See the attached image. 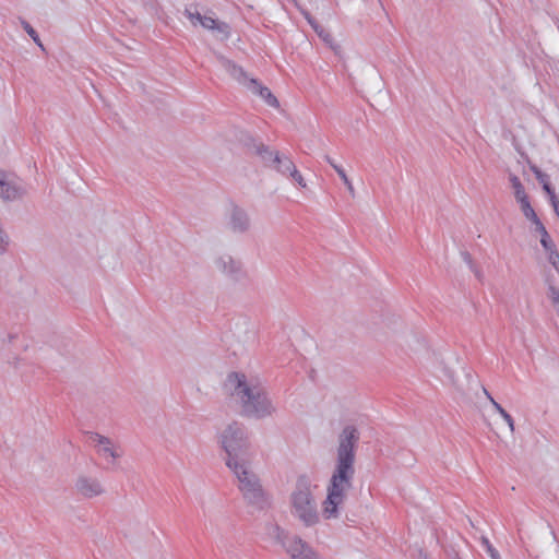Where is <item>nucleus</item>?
I'll list each match as a JSON object with an SVG mask.
<instances>
[{
    "label": "nucleus",
    "mask_w": 559,
    "mask_h": 559,
    "mask_svg": "<svg viewBox=\"0 0 559 559\" xmlns=\"http://www.w3.org/2000/svg\"><path fill=\"white\" fill-rule=\"evenodd\" d=\"M225 227L231 234L243 235L251 229V218L243 207L233 203L226 213Z\"/></svg>",
    "instance_id": "1a4fd4ad"
},
{
    "label": "nucleus",
    "mask_w": 559,
    "mask_h": 559,
    "mask_svg": "<svg viewBox=\"0 0 559 559\" xmlns=\"http://www.w3.org/2000/svg\"><path fill=\"white\" fill-rule=\"evenodd\" d=\"M270 535L282 545L290 559H321L309 544L298 536H288L276 524L270 526Z\"/></svg>",
    "instance_id": "0eeeda50"
},
{
    "label": "nucleus",
    "mask_w": 559,
    "mask_h": 559,
    "mask_svg": "<svg viewBox=\"0 0 559 559\" xmlns=\"http://www.w3.org/2000/svg\"><path fill=\"white\" fill-rule=\"evenodd\" d=\"M358 441L359 432L353 425L345 426L338 435L335 467L328 485V496L323 501L322 514L328 520L338 516V508L343 506L353 488L355 449Z\"/></svg>",
    "instance_id": "f257e3e1"
},
{
    "label": "nucleus",
    "mask_w": 559,
    "mask_h": 559,
    "mask_svg": "<svg viewBox=\"0 0 559 559\" xmlns=\"http://www.w3.org/2000/svg\"><path fill=\"white\" fill-rule=\"evenodd\" d=\"M26 194L22 180L0 170V199L4 202L21 200Z\"/></svg>",
    "instance_id": "9d476101"
},
{
    "label": "nucleus",
    "mask_w": 559,
    "mask_h": 559,
    "mask_svg": "<svg viewBox=\"0 0 559 559\" xmlns=\"http://www.w3.org/2000/svg\"><path fill=\"white\" fill-rule=\"evenodd\" d=\"M548 252V261L549 263L556 269V271L559 273V252L555 247H552L550 250H546Z\"/></svg>",
    "instance_id": "5701e85b"
},
{
    "label": "nucleus",
    "mask_w": 559,
    "mask_h": 559,
    "mask_svg": "<svg viewBox=\"0 0 559 559\" xmlns=\"http://www.w3.org/2000/svg\"><path fill=\"white\" fill-rule=\"evenodd\" d=\"M74 490L79 496L85 499H93L106 492L98 478L85 474H81L76 477L74 481Z\"/></svg>",
    "instance_id": "9b49d317"
},
{
    "label": "nucleus",
    "mask_w": 559,
    "mask_h": 559,
    "mask_svg": "<svg viewBox=\"0 0 559 559\" xmlns=\"http://www.w3.org/2000/svg\"><path fill=\"white\" fill-rule=\"evenodd\" d=\"M185 15L187 19L191 22L192 25L197 26L198 24H201V21L204 15H201L198 11H192L191 9L185 10Z\"/></svg>",
    "instance_id": "4be33fe9"
},
{
    "label": "nucleus",
    "mask_w": 559,
    "mask_h": 559,
    "mask_svg": "<svg viewBox=\"0 0 559 559\" xmlns=\"http://www.w3.org/2000/svg\"><path fill=\"white\" fill-rule=\"evenodd\" d=\"M461 255H462L463 261L466 264H468L471 269H473L474 265H473L472 255L468 252H466V251L462 252Z\"/></svg>",
    "instance_id": "cd10ccee"
},
{
    "label": "nucleus",
    "mask_w": 559,
    "mask_h": 559,
    "mask_svg": "<svg viewBox=\"0 0 559 559\" xmlns=\"http://www.w3.org/2000/svg\"><path fill=\"white\" fill-rule=\"evenodd\" d=\"M224 386L231 401L239 405L245 417L263 419L276 413V406L258 378L231 372L227 376Z\"/></svg>",
    "instance_id": "f03ea898"
},
{
    "label": "nucleus",
    "mask_w": 559,
    "mask_h": 559,
    "mask_svg": "<svg viewBox=\"0 0 559 559\" xmlns=\"http://www.w3.org/2000/svg\"><path fill=\"white\" fill-rule=\"evenodd\" d=\"M536 179L538 180L539 183L544 185L545 182H548L549 181V177L548 175H546L545 173H540L536 176Z\"/></svg>",
    "instance_id": "c756f323"
},
{
    "label": "nucleus",
    "mask_w": 559,
    "mask_h": 559,
    "mask_svg": "<svg viewBox=\"0 0 559 559\" xmlns=\"http://www.w3.org/2000/svg\"><path fill=\"white\" fill-rule=\"evenodd\" d=\"M536 230L540 234V245L545 250H550L552 247H555L544 225H540L538 228H536Z\"/></svg>",
    "instance_id": "6ab92c4d"
},
{
    "label": "nucleus",
    "mask_w": 559,
    "mask_h": 559,
    "mask_svg": "<svg viewBox=\"0 0 559 559\" xmlns=\"http://www.w3.org/2000/svg\"><path fill=\"white\" fill-rule=\"evenodd\" d=\"M493 408L496 409L497 413H499V415L503 418V420L507 424L513 420L511 415L498 402H493Z\"/></svg>",
    "instance_id": "a878e982"
},
{
    "label": "nucleus",
    "mask_w": 559,
    "mask_h": 559,
    "mask_svg": "<svg viewBox=\"0 0 559 559\" xmlns=\"http://www.w3.org/2000/svg\"><path fill=\"white\" fill-rule=\"evenodd\" d=\"M91 440L94 443L98 455H100L106 462L115 464L116 460L122 456L121 448L111 439L95 432L91 435Z\"/></svg>",
    "instance_id": "f8f14e48"
},
{
    "label": "nucleus",
    "mask_w": 559,
    "mask_h": 559,
    "mask_svg": "<svg viewBox=\"0 0 559 559\" xmlns=\"http://www.w3.org/2000/svg\"><path fill=\"white\" fill-rule=\"evenodd\" d=\"M480 544L491 559H501L498 550L492 546L486 536L480 537Z\"/></svg>",
    "instance_id": "aec40b11"
},
{
    "label": "nucleus",
    "mask_w": 559,
    "mask_h": 559,
    "mask_svg": "<svg viewBox=\"0 0 559 559\" xmlns=\"http://www.w3.org/2000/svg\"><path fill=\"white\" fill-rule=\"evenodd\" d=\"M217 440L226 453V466L252 459V443L247 427L239 421L225 425L217 433Z\"/></svg>",
    "instance_id": "39448f33"
},
{
    "label": "nucleus",
    "mask_w": 559,
    "mask_h": 559,
    "mask_svg": "<svg viewBox=\"0 0 559 559\" xmlns=\"http://www.w3.org/2000/svg\"><path fill=\"white\" fill-rule=\"evenodd\" d=\"M214 265L219 272L233 280L237 281L243 275L241 262L229 254H222L217 257L214 260Z\"/></svg>",
    "instance_id": "ddd939ff"
},
{
    "label": "nucleus",
    "mask_w": 559,
    "mask_h": 559,
    "mask_svg": "<svg viewBox=\"0 0 559 559\" xmlns=\"http://www.w3.org/2000/svg\"><path fill=\"white\" fill-rule=\"evenodd\" d=\"M255 153L262 158V160L273 166L283 176H289L296 168L293 160L285 155H281L278 152L271 151L264 144H254Z\"/></svg>",
    "instance_id": "6e6552de"
},
{
    "label": "nucleus",
    "mask_w": 559,
    "mask_h": 559,
    "mask_svg": "<svg viewBox=\"0 0 559 559\" xmlns=\"http://www.w3.org/2000/svg\"><path fill=\"white\" fill-rule=\"evenodd\" d=\"M510 428V431L513 432L514 431V420L510 421L509 424H507Z\"/></svg>",
    "instance_id": "473e14b6"
},
{
    "label": "nucleus",
    "mask_w": 559,
    "mask_h": 559,
    "mask_svg": "<svg viewBox=\"0 0 559 559\" xmlns=\"http://www.w3.org/2000/svg\"><path fill=\"white\" fill-rule=\"evenodd\" d=\"M509 180L514 190V197H515L516 201L527 198V194L525 193L524 187H523L521 180L519 179V177H516L515 175H510Z\"/></svg>",
    "instance_id": "f3484780"
},
{
    "label": "nucleus",
    "mask_w": 559,
    "mask_h": 559,
    "mask_svg": "<svg viewBox=\"0 0 559 559\" xmlns=\"http://www.w3.org/2000/svg\"><path fill=\"white\" fill-rule=\"evenodd\" d=\"M542 186H543V189L547 192V194H549V197H550V199L552 201L554 206L557 209L559 202L557 201L556 194H555V192H554L549 181L545 182Z\"/></svg>",
    "instance_id": "bb28decb"
},
{
    "label": "nucleus",
    "mask_w": 559,
    "mask_h": 559,
    "mask_svg": "<svg viewBox=\"0 0 559 559\" xmlns=\"http://www.w3.org/2000/svg\"><path fill=\"white\" fill-rule=\"evenodd\" d=\"M526 218L531 221L536 226V228L543 225V223L540 222L535 212L533 213V215H528Z\"/></svg>",
    "instance_id": "c85d7f7f"
},
{
    "label": "nucleus",
    "mask_w": 559,
    "mask_h": 559,
    "mask_svg": "<svg viewBox=\"0 0 559 559\" xmlns=\"http://www.w3.org/2000/svg\"><path fill=\"white\" fill-rule=\"evenodd\" d=\"M530 168H531V170L533 171V174L535 175V177H536L538 174L543 173V171H542V170H540L536 165H531V167H530Z\"/></svg>",
    "instance_id": "2f4dec72"
},
{
    "label": "nucleus",
    "mask_w": 559,
    "mask_h": 559,
    "mask_svg": "<svg viewBox=\"0 0 559 559\" xmlns=\"http://www.w3.org/2000/svg\"><path fill=\"white\" fill-rule=\"evenodd\" d=\"M302 15L307 20V22L311 25L313 31L318 34V36L325 43H332V36L329 32H326L312 16L309 12L302 11Z\"/></svg>",
    "instance_id": "2eb2a0df"
},
{
    "label": "nucleus",
    "mask_w": 559,
    "mask_h": 559,
    "mask_svg": "<svg viewBox=\"0 0 559 559\" xmlns=\"http://www.w3.org/2000/svg\"><path fill=\"white\" fill-rule=\"evenodd\" d=\"M289 511L304 527H313L320 523L318 502L308 477L301 476L297 479L289 495Z\"/></svg>",
    "instance_id": "7ed1b4c3"
},
{
    "label": "nucleus",
    "mask_w": 559,
    "mask_h": 559,
    "mask_svg": "<svg viewBox=\"0 0 559 559\" xmlns=\"http://www.w3.org/2000/svg\"><path fill=\"white\" fill-rule=\"evenodd\" d=\"M251 460L233 463L227 467L237 480V487L245 501L255 510H265L271 506L270 497L263 489L259 476L252 468Z\"/></svg>",
    "instance_id": "20e7f679"
},
{
    "label": "nucleus",
    "mask_w": 559,
    "mask_h": 559,
    "mask_svg": "<svg viewBox=\"0 0 559 559\" xmlns=\"http://www.w3.org/2000/svg\"><path fill=\"white\" fill-rule=\"evenodd\" d=\"M325 159L334 168V170L337 173V175L340 176V178L342 179V181L346 186L349 194L354 198L355 197V189H354V186H353L352 181L348 179L345 170L341 166L336 165L329 156H325Z\"/></svg>",
    "instance_id": "dca6fc26"
},
{
    "label": "nucleus",
    "mask_w": 559,
    "mask_h": 559,
    "mask_svg": "<svg viewBox=\"0 0 559 559\" xmlns=\"http://www.w3.org/2000/svg\"><path fill=\"white\" fill-rule=\"evenodd\" d=\"M219 61L224 70L229 73L230 76L234 78L239 84L246 86L249 91H251V93L260 96L269 106L273 108L280 107L277 98L272 94L270 88L263 86L260 82H258V80L249 78L247 72L241 67L224 57H219Z\"/></svg>",
    "instance_id": "423d86ee"
},
{
    "label": "nucleus",
    "mask_w": 559,
    "mask_h": 559,
    "mask_svg": "<svg viewBox=\"0 0 559 559\" xmlns=\"http://www.w3.org/2000/svg\"><path fill=\"white\" fill-rule=\"evenodd\" d=\"M520 203L521 210L523 212V215L527 217L528 215H533L535 212L532 207L528 198H525L523 200L518 201Z\"/></svg>",
    "instance_id": "393cba45"
},
{
    "label": "nucleus",
    "mask_w": 559,
    "mask_h": 559,
    "mask_svg": "<svg viewBox=\"0 0 559 559\" xmlns=\"http://www.w3.org/2000/svg\"><path fill=\"white\" fill-rule=\"evenodd\" d=\"M21 25L24 31L29 35V37L34 40V43L41 49L45 50V47L37 34V32L32 27V25L25 20H21Z\"/></svg>",
    "instance_id": "a211bd4d"
},
{
    "label": "nucleus",
    "mask_w": 559,
    "mask_h": 559,
    "mask_svg": "<svg viewBox=\"0 0 559 559\" xmlns=\"http://www.w3.org/2000/svg\"><path fill=\"white\" fill-rule=\"evenodd\" d=\"M10 242V237L0 222V255L8 251Z\"/></svg>",
    "instance_id": "412c9836"
},
{
    "label": "nucleus",
    "mask_w": 559,
    "mask_h": 559,
    "mask_svg": "<svg viewBox=\"0 0 559 559\" xmlns=\"http://www.w3.org/2000/svg\"><path fill=\"white\" fill-rule=\"evenodd\" d=\"M287 177L290 178L294 182H296L300 188L307 187V183H306L302 175L297 170V168H295L292 171V174Z\"/></svg>",
    "instance_id": "b1692460"
},
{
    "label": "nucleus",
    "mask_w": 559,
    "mask_h": 559,
    "mask_svg": "<svg viewBox=\"0 0 559 559\" xmlns=\"http://www.w3.org/2000/svg\"><path fill=\"white\" fill-rule=\"evenodd\" d=\"M483 392H484L485 396L489 400L491 405L493 406V402H497V401L491 396V394L488 392V390L486 388H483Z\"/></svg>",
    "instance_id": "7c9ffc66"
},
{
    "label": "nucleus",
    "mask_w": 559,
    "mask_h": 559,
    "mask_svg": "<svg viewBox=\"0 0 559 559\" xmlns=\"http://www.w3.org/2000/svg\"><path fill=\"white\" fill-rule=\"evenodd\" d=\"M454 559H461V558L456 555Z\"/></svg>",
    "instance_id": "72a5a7b5"
},
{
    "label": "nucleus",
    "mask_w": 559,
    "mask_h": 559,
    "mask_svg": "<svg viewBox=\"0 0 559 559\" xmlns=\"http://www.w3.org/2000/svg\"><path fill=\"white\" fill-rule=\"evenodd\" d=\"M200 25L206 29L216 31L221 34V39H227L229 37L230 32L228 24L218 22L212 16L204 15Z\"/></svg>",
    "instance_id": "4468645a"
}]
</instances>
